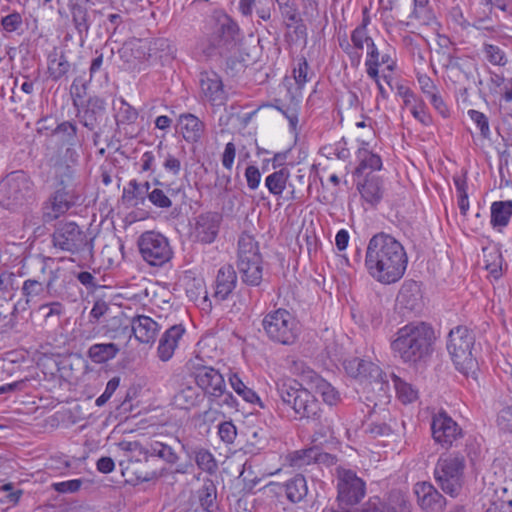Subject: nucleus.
Wrapping results in <instances>:
<instances>
[{
    "mask_svg": "<svg viewBox=\"0 0 512 512\" xmlns=\"http://www.w3.org/2000/svg\"><path fill=\"white\" fill-rule=\"evenodd\" d=\"M407 265V253L395 237L379 232L369 239L364 268L376 282L384 285L398 282L404 276Z\"/></svg>",
    "mask_w": 512,
    "mask_h": 512,
    "instance_id": "f257e3e1",
    "label": "nucleus"
},
{
    "mask_svg": "<svg viewBox=\"0 0 512 512\" xmlns=\"http://www.w3.org/2000/svg\"><path fill=\"white\" fill-rule=\"evenodd\" d=\"M277 411L282 417L294 421L306 420L315 426L330 430L327 419L317 398L297 380L280 378L275 382Z\"/></svg>",
    "mask_w": 512,
    "mask_h": 512,
    "instance_id": "f03ea898",
    "label": "nucleus"
},
{
    "mask_svg": "<svg viewBox=\"0 0 512 512\" xmlns=\"http://www.w3.org/2000/svg\"><path fill=\"white\" fill-rule=\"evenodd\" d=\"M435 340L433 327L425 322H410L399 328L391 341V350L403 363L415 365L426 360Z\"/></svg>",
    "mask_w": 512,
    "mask_h": 512,
    "instance_id": "7ed1b4c3",
    "label": "nucleus"
},
{
    "mask_svg": "<svg viewBox=\"0 0 512 512\" xmlns=\"http://www.w3.org/2000/svg\"><path fill=\"white\" fill-rule=\"evenodd\" d=\"M38 270L32 277L26 279L21 287V294L27 304L36 302L45 292L53 297H64V286L58 283L62 280L64 284H71L66 281L64 270L58 266L54 258L38 256L36 258ZM74 286L75 284L72 283Z\"/></svg>",
    "mask_w": 512,
    "mask_h": 512,
    "instance_id": "20e7f679",
    "label": "nucleus"
},
{
    "mask_svg": "<svg viewBox=\"0 0 512 512\" xmlns=\"http://www.w3.org/2000/svg\"><path fill=\"white\" fill-rule=\"evenodd\" d=\"M474 344L475 335L466 326H456L448 334L447 350L455 368L464 375H468L477 367L476 358L472 353Z\"/></svg>",
    "mask_w": 512,
    "mask_h": 512,
    "instance_id": "39448f33",
    "label": "nucleus"
},
{
    "mask_svg": "<svg viewBox=\"0 0 512 512\" xmlns=\"http://www.w3.org/2000/svg\"><path fill=\"white\" fill-rule=\"evenodd\" d=\"M465 466V457L461 453L441 455L435 465V481L446 494L453 498L457 497L462 490Z\"/></svg>",
    "mask_w": 512,
    "mask_h": 512,
    "instance_id": "423d86ee",
    "label": "nucleus"
},
{
    "mask_svg": "<svg viewBox=\"0 0 512 512\" xmlns=\"http://www.w3.org/2000/svg\"><path fill=\"white\" fill-rule=\"evenodd\" d=\"M33 199V183L21 170L13 171L0 181V206L18 210Z\"/></svg>",
    "mask_w": 512,
    "mask_h": 512,
    "instance_id": "0eeeda50",
    "label": "nucleus"
},
{
    "mask_svg": "<svg viewBox=\"0 0 512 512\" xmlns=\"http://www.w3.org/2000/svg\"><path fill=\"white\" fill-rule=\"evenodd\" d=\"M262 256L258 242L248 234L238 240L237 268L242 281L249 286H258L262 281Z\"/></svg>",
    "mask_w": 512,
    "mask_h": 512,
    "instance_id": "6e6552de",
    "label": "nucleus"
},
{
    "mask_svg": "<svg viewBox=\"0 0 512 512\" xmlns=\"http://www.w3.org/2000/svg\"><path fill=\"white\" fill-rule=\"evenodd\" d=\"M73 106L76 108V117L79 122L93 133V143L97 146L100 138L109 128L110 120L106 101L99 96H90L82 104H78L76 99H73Z\"/></svg>",
    "mask_w": 512,
    "mask_h": 512,
    "instance_id": "1a4fd4ad",
    "label": "nucleus"
},
{
    "mask_svg": "<svg viewBox=\"0 0 512 512\" xmlns=\"http://www.w3.org/2000/svg\"><path fill=\"white\" fill-rule=\"evenodd\" d=\"M262 325L269 339L283 345H291L298 336V323L286 309L279 308L265 315Z\"/></svg>",
    "mask_w": 512,
    "mask_h": 512,
    "instance_id": "9d476101",
    "label": "nucleus"
},
{
    "mask_svg": "<svg viewBox=\"0 0 512 512\" xmlns=\"http://www.w3.org/2000/svg\"><path fill=\"white\" fill-rule=\"evenodd\" d=\"M53 245L63 251L92 255L93 240L74 222L60 224L52 236Z\"/></svg>",
    "mask_w": 512,
    "mask_h": 512,
    "instance_id": "9b49d317",
    "label": "nucleus"
},
{
    "mask_svg": "<svg viewBox=\"0 0 512 512\" xmlns=\"http://www.w3.org/2000/svg\"><path fill=\"white\" fill-rule=\"evenodd\" d=\"M138 247L143 260L151 266H163L173 255L168 239L154 231L144 232L138 239Z\"/></svg>",
    "mask_w": 512,
    "mask_h": 512,
    "instance_id": "f8f14e48",
    "label": "nucleus"
},
{
    "mask_svg": "<svg viewBox=\"0 0 512 512\" xmlns=\"http://www.w3.org/2000/svg\"><path fill=\"white\" fill-rule=\"evenodd\" d=\"M431 431L434 441L445 449L456 446L463 438V430L446 411L434 414L431 420Z\"/></svg>",
    "mask_w": 512,
    "mask_h": 512,
    "instance_id": "ddd939ff",
    "label": "nucleus"
},
{
    "mask_svg": "<svg viewBox=\"0 0 512 512\" xmlns=\"http://www.w3.org/2000/svg\"><path fill=\"white\" fill-rule=\"evenodd\" d=\"M200 358H196L191 363V373L195 380L196 385L202 390L203 395L211 398L220 392L221 388L225 385L223 375L219 370L212 366H206L201 363Z\"/></svg>",
    "mask_w": 512,
    "mask_h": 512,
    "instance_id": "4468645a",
    "label": "nucleus"
},
{
    "mask_svg": "<svg viewBox=\"0 0 512 512\" xmlns=\"http://www.w3.org/2000/svg\"><path fill=\"white\" fill-rule=\"evenodd\" d=\"M343 365L347 374L353 378L375 384L379 386L380 390H385L388 387L381 368L372 361L353 357L345 360Z\"/></svg>",
    "mask_w": 512,
    "mask_h": 512,
    "instance_id": "2eb2a0df",
    "label": "nucleus"
},
{
    "mask_svg": "<svg viewBox=\"0 0 512 512\" xmlns=\"http://www.w3.org/2000/svg\"><path fill=\"white\" fill-rule=\"evenodd\" d=\"M160 330V325L149 316H134L129 324L122 327V333L128 337L133 334L143 344H153Z\"/></svg>",
    "mask_w": 512,
    "mask_h": 512,
    "instance_id": "dca6fc26",
    "label": "nucleus"
},
{
    "mask_svg": "<svg viewBox=\"0 0 512 512\" xmlns=\"http://www.w3.org/2000/svg\"><path fill=\"white\" fill-rule=\"evenodd\" d=\"M201 96L213 106L224 105L227 94L221 77L214 71H203L199 75Z\"/></svg>",
    "mask_w": 512,
    "mask_h": 512,
    "instance_id": "f3484780",
    "label": "nucleus"
},
{
    "mask_svg": "<svg viewBox=\"0 0 512 512\" xmlns=\"http://www.w3.org/2000/svg\"><path fill=\"white\" fill-rule=\"evenodd\" d=\"M222 223L219 212H204L195 218L194 236L202 244H211L215 241Z\"/></svg>",
    "mask_w": 512,
    "mask_h": 512,
    "instance_id": "a211bd4d",
    "label": "nucleus"
},
{
    "mask_svg": "<svg viewBox=\"0 0 512 512\" xmlns=\"http://www.w3.org/2000/svg\"><path fill=\"white\" fill-rule=\"evenodd\" d=\"M413 491L424 512H442L447 505L446 498L430 482H417Z\"/></svg>",
    "mask_w": 512,
    "mask_h": 512,
    "instance_id": "6ab92c4d",
    "label": "nucleus"
},
{
    "mask_svg": "<svg viewBox=\"0 0 512 512\" xmlns=\"http://www.w3.org/2000/svg\"><path fill=\"white\" fill-rule=\"evenodd\" d=\"M27 353L21 350H12L4 354L2 359V371L10 377L20 379L25 374L33 373L38 379L37 369L31 364Z\"/></svg>",
    "mask_w": 512,
    "mask_h": 512,
    "instance_id": "aec40b11",
    "label": "nucleus"
},
{
    "mask_svg": "<svg viewBox=\"0 0 512 512\" xmlns=\"http://www.w3.org/2000/svg\"><path fill=\"white\" fill-rule=\"evenodd\" d=\"M52 137L58 138V141L61 143V147H66L65 157L71 163H76L78 154L74 147L76 145H81V141L78 138L77 125L72 121H63L52 131Z\"/></svg>",
    "mask_w": 512,
    "mask_h": 512,
    "instance_id": "412c9836",
    "label": "nucleus"
},
{
    "mask_svg": "<svg viewBox=\"0 0 512 512\" xmlns=\"http://www.w3.org/2000/svg\"><path fill=\"white\" fill-rule=\"evenodd\" d=\"M185 332L183 324H175L165 330L157 347V356L161 361L167 362L173 357Z\"/></svg>",
    "mask_w": 512,
    "mask_h": 512,
    "instance_id": "4be33fe9",
    "label": "nucleus"
},
{
    "mask_svg": "<svg viewBox=\"0 0 512 512\" xmlns=\"http://www.w3.org/2000/svg\"><path fill=\"white\" fill-rule=\"evenodd\" d=\"M239 33L237 23L228 15H225L218 21L214 36L212 39V46L219 49L229 50L231 45H234L236 36ZM228 51H219L223 55Z\"/></svg>",
    "mask_w": 512,
    "mask_h": 512,
    "instance_id": "5701e85b",
    "label": "nucleus"
},
{
    "mask_svg": "<svg viewBox=\"0 0 512 512\" xmlns=\"http://www.w3.org/2000/svg\"><path fill=\"white\" fill-rule=\"evenodd\" d=\"M270 485L278 487L280 493H284L286 499L292 504H300L307 501L308 485L302 474H296L283 483L271 482Z\"/></svg>",
    "mask_w": 512,
    "mask_h": 512,
    "instance_id": "b1692460",
    "label": "nucleus"
},
{
    "mask_svg": "<svg viewBox=\"0 0 512 512\" xmlns=\"http://www.w3.org/2000/svg\"><path fill=\"white\" fill-rule=\"evenodd\" d=\"M357 189L362 199L371 206L378 205L385 193L384 180L375 174L365 175L363 182H358Z\"/></svg>",
    "mask_w": 512,
    "mask_h": 512,
    "instance_id": "393cba45",
    "label": "nucleus"
},
{
    "mask_svg": "<svg viewBox=\"0 0 512 512\" xmlns=\"http://www.w3.org/2000/svg\"><path fill=\"white\" fill-rule=\"evenodd\" d=\"M237 285V274L231 264H225L217 272L213 298L222 302L228 299Z\"/></svg>",
    "mask_w": 512,
    "mask_h": 512,
    "instance_id": "a878e982",
    "label": "nucleus"
},
{
    "mask_svg": "<svg viewBox=\"0 0 512 512\" xmlns=\"http://www.w3.org/2000/svg\"><path fill=\"white\" fill-rule=\"evenodd\" d=\"M303 377L307 383L311 385V388H313L316 393L321 395L323 401L326 404L332 406L336 405L340 401L339 392L315 371H304Z\"/></svg>",
    "mask_w": 512,
    "mask_h": 512,
    "instance_id": "bb28decb",
    "label": "nucleus"
},
{
    "mask_svg": "<svg viewBox=\"0 0 512 512\" xmlns=\"http://www.w3.org/2000/svg\"><path fill=\"white\" fill-rule=\"evenodd\" d=\"M178 125L183 138L188 143L200 141L205 130V124L197 116L190 113L181 114Z\"/></svg>",
    "mask_w": 512,
    "mask_h": 512,
    "instance_id": "cd10ccee",
    "label": "nucleus"
},
{
    "mask_svg": "<svg viewBox=\"0 0 512 512\" xmlns=\"http://www.w3.org/2000/svg\"><path fill=\"white\" fill-rule=\"evenodd\" d=\"M73 26L80 38H84L88 35L91 26V19L88 12V8L85 4L79 3L78 0H70L68 4Z\"/></svg>",
    "mask_w": 512,
    "mask_h": 512,
    "instance_id": "c85d7f7f",
    "label": "nucleus"
},
{
    "mask_svg": "<svg viewBox=\"0 0 512 512\" xmlns=\"http://www.w3.org/2000/svg\"><path fill=\"white\" fill-rule=\"evenodd\" d=\"M204 399L203 393L199 391L198 386L183 384L175 393L172 404L178 409H191L198 406Z\"/></svg>",
    "mask_w": 512,
    "mask_h": 512,
    "instance_id": "c756f323",
    "label": "nucleus"
},
{
    "mask_svg": "<svg viewBox=\"0 0 512 512\" xmlns=\"http://www.w3.org/2000/svg\"><path fill=\"white\" fill-rule=\"evenodd\" d=\"M152 457H157L169 465H174L179 460V455L174 448L160 441H152L145 446L143 459L148 463Z\"/></svg>",
    "mask_w": 512,
    "mask_h": 512,
    "instance_id": "7c9ffc66",
    "label": "nucleus"
},
{
    "mask_svg": "<svg viewBox=\"0 0 512 512\" xmlns=\"http://www.w3.org/2000/svg\"><path fill=\"white\" fill-rule=\"evenodd\" d=\"M512 217V200L494 201L490 207V224L494 229L502 231Z\"/></svg>",
    "mask_w": 512,
    "mask_h": 512,
    "instance_id": "2f4dec72",
    "label": "nucleus"
},
{
    "mask_svg": "<svg viewBox=\"0 0 512 512\" xmlns=\"http://www.w3.org/2000/svg\"><path fill=\"white\" fill-rule=\"evenodd\" d=\"M51 212H45L46 221H51L66 213L73 205V197L64 189L60 188L50 198Z\"/></svg>",
    "mask_w": 512,
    "mask_h": 512,
    "instance_id": "473e14b6",
    "label": "nucleus"
},
{
    "mask_svg": "<svg viewBox=\"0 0 512 512\" xmlns=\"http://www.w3.org/2000/svg\"><path fill=\"white\" fill-rule=\"evenodd\" d=\"M357 158L359 160L358 166L355 168L354 175L362 176L366 169L371 171L381 170L382 159L378 154L369 151L366 148H360L357 151Z\"/></svg>",
    "mask_w": 512,
    "mask_h": 512,
    "instance_id": "72a5a7b5",
    "label": "nucleus"
},
{
    "mask_svg": "<svg viewBox=\"0 0 512 512\" xmlns=\"http://www.w3.org/2000/svg\"><path fill=\"white\" fill-rule=\"evenodd\" d=\"M120 348L114 343L93 344L88 350V357L92 362L101 364L116 357Z\"/></svg>",
    "mask_w": 512,
    "mask_h": 512,
    "instance_id": "f704fd0d",
    "label": "nucleus"
},
{
    "mask_svg": "<svg viewBox=\"0 0 512 512\" xmlns=\"http://www.w3.org/2000/svg\"><path fill=\"white\" fill-rule=\"evenodd\" d=\"M289 177V169L282 167L265 178V186L271 194L281 197L286 188Z\"/></svg>",
    "mask_w": 512,
    "mask_h": 512,
    "instance_id": "c9c22d12",
    "label": "nucleus"
},
{
    "mask_svg": "<svg viewBox=\"0 0 512 512\" xmlns=\"http://www.w3.org/2000/svg\"><path fill=\"white\" fill-rule=\"evenodd\" d=\"M116 109L115 121L118 127L123 125H132L138 118V111L131 106L123 97H119L117 102H114Z\"/></svg>",
    "mask_w": 512,
    "mask_h": 512,
    "instance_id": "e433bc0d",
    "label": "nucleus"
},
{
    "mask_svg": "<svg viewBox=\"0 0 512 512\" xmlns=\"http://www.w3.org/2000/svg\"><path fill=\"white\" fill-rule=\"evenodd\" d=\"M329 455L327 453H322L316 447H311L309 449L296 451L292 456V463L294 466H304L309 465L311 463L323 462Z\"/></svg>",
    "mask_w": 512,
    "mask_h": 512,
    "instance_id": "4c0bfd02",
    "label": "nucleus"
},
{
    "mask_svg": "<svg viewBox=\"0 0 512 512\" xmlns=\"http://www.w3.org/2000/svg\"><path fill=\"white\" fill-rule=\"evenodd\" d=\"M397 301L411 311L419 307V288L416 283L404 284L400 289Z\"/></svg>",
    "mask_w": 512,
    "mask_h": 512,
    "instance_id": "58836bf2",
    "label": "nucleus"
},
{
    "mask_svg": "<svg viewBox=\"0 0 512 512\" xmlns=\"http://www.w3.org/2000/svg\"><path fill=\"white\" fill-rule=\"evenodd\" d=\"M211 407H219L228 412H238L239 403L233 394L226 390V384L221 388L220 392H216L215 396L208 399Z\"/></svg>",
    "mask_w": 512,
    "mask_h": 512,
    "instance_id": "ea45409f",
    "label": "nucleus"
},
{
    "mask_svg": "<svg viewBox=\"0 0 512 512\" xmlns=\"http://www.w3.org/2000/svg\"><path fill=\"white\" fill-rule=\"evenodd\" d=\"M229 383L233 390L242 397L244 401L251 404H259L260 407H263V404L256 392L247 387L237 373L230 374Z\"/></svg>",
    "mask_w": 512,
    "mask_h": 512,
    "instance_id": "a19ab883",
    "label": "nucleus"
},
{
    "mask_svg": "<svg viewBox=\"0 0 512 512\" xmlns=\"http://www.w3.org/2000/svg\"><path fill=\"white\" fill-rule=\"evenodd\" d=\"M123 202L129 207H138L143 205L146 201L145 194L140 189V183L137 180H130L126 187L123 189L122 194Z\"/></svg>",
    "mask_w": 512,
    "mask_h": 512,
    "instance_id": "79ce46f5",
    "label": "nucleus"
},
{
    "mask_svg": "<svg viewBox=\"0 0 512 512\" xmlns=\"http://www.w3.org/2000/svg\"><path fill=\"white\" fill-rule=\"evenodd\" d=\"M35 383H38V379L33 375V373L25 374L20 379H17L11 383L1 385L0 397L6 394L22 392L28 388H33L35 387Z\"/></svg>",
    "mask_w": 512,
    "mask_h": 512,
    "instance_id": "37998d69",
    "label": "nucleus"
},
{
    "mask_svg": "<svg viewBox=\"0 0 512 512\" xmlns=\"http://www.w3.org/2000/svg\"><path fill=\"white\" fill-rule=\"evenodd\" d=\"M70 69V63L68 62L64 54H53L48 59V73L50 77L57 81L62 78Z\"/></svg>",
    "mask_w": 512,
    "mask_h": 512,
    "instance_id": "c03bdc74",
    "label": "nucleus"
},
{
    "mask_svg": "<svg viewBox=\"0 0 512 512\" xmlns=\"http://www.w3.org/2000/svg\"><path fill=\"white\" fill-rule=\"evenodd\" d=\"M398 398L402 403H412L418 397L417 390L395 374L391 375Z\"/></svg>",
    "mask_w": 512,
    "mask_h": 512,
    "instance_id": "a18cd8bd",
    "label": "nucleus"
},
{
    "mask_svg": "<svg viewBox=\"0 0 512 512\" xmlns=\"http://www.w3.org/2000/svg\"><path fill=\"white\" fill-rule=\"evenodd\" d=\"M217 496L216 486L212 480H206L198 490V499L203 510L211 512Z\"/></svg>",
    "mask_w": 512,
    "mask_h": 512,
    "instance_id": "49530a36",
    "label": "nucleus"
},
{
    "mask_svg": "<svg viewBox=\"0 0 512 512\" xmlns=\"http://www.w3.org/2000/svg\"><path fill=\"white\" fill-rule=\"evenodd\" d=\"M454 185L458 196V207L460 213L465 216L469 210V200L467 193V181L465 177H454Z\"/></svg>",
    "mask_w": 512,
    "mask_h": 512,
    "instance_id": "de8ad7c7",
    "label": "nucleus"
},
{
    "mask_svg": "<svg viewBox=\"0 0 512 512\" xmlns=\"http://www.w3.org/2000/svg\"><path fill=\"white\" fill-rule=\"evenodd\" d=\"M195 462L202 471L213 473L217 469V463L210 451L201 448L195 451Z\"/></svg>",
    "mask_w": 512,
    "mask_h": 512,
    "instance_id": "09e8293b",
    "label": "nucleus"
},
{
    "mask_svg": "<svg viewBox=\"0 0 512 512\" xmlns=\"http://www.w3.org/2000/svg\"><path fill=\"white\" fill-rule=\"evenodd\" d=\"M373 512H410V503L401 492H393L385 511L376 509Z\"/></svg>",
    "mask_w": 512,
    "mask_h": 512,
    "instance_id": "8fccbe9b",
    "label": "nucleus"
},
{
    "mask_svg": "<svg viewBox=\"0 0 512 512\" xmlns=\"http://www.w3.org/2000/svg\"><path fill=\"white\" fill-rule=\"evenodd\" d=\"M483 52L486 59L493 65L505 66L508 62L505 52L499 46L484 43Z\"/></svg>",
    "mask_w": 512,
    "mask_h": 512,
    "instance_id": "3c124183",
    "label": "nucleus"
},
{
    "mask_svg": "<svg viewBox=\"0 0 512 512\" xmlns=\"http://www.w3.org/2000/svg\"><path fill=\"white\" fill-rule=\"evenodd\" d=\"M296 62V66L293 69V76L298 88L302 89L305 83L309 80V64L304 56L297 58Z\"/></svg>",
    "mask_w": 512,
    "mask_h": 512,
    "instance_id": "603ef678",
    "label": "nucleus"
},
{
    "mask_svg": "<svg viewBox=\"0 0 512 512\" xmlns=\"http://www.w3.org/2000/svg\"><path fill=\"white\" fill-rule=\"evenodd\" d=\"M492 22L491 18L486 15L484 17L476 16L473 19L472 27L476 30L480 31L485 37H493L494 34L498 32V27L490 24Z\"/></svg>",
    "mask_w": 512,
    "mask_h": 512,
    "instance_id": "864d4df0",
    "label": "nucleus"
},
{
    "mask_svg": "<svg viewBox=\"0 0 512 512\" xmlns=\"http://www.w3.org/2000/svg\"><path fill=\"white\" fill-rule=\"evenodd\" d=\"M282 16L292 23L301 21L298 8L292 0H276Z\"/></svg>",
    "mask_w": 512,
    "mask_h": 512,
    "instance_id": "5fc2aeb1",
    "label": "nucleus"
},
{
    "mask_svg": "<svg viewBox=\"0 0 512 512\" xmlns=\"http://www.w3.org/2000/svg\"><path fill=\"white\" fill-rule=\"evenodd\" d=\"M485 257H490L493 259V262H490L489 259L485 260V268L495 279H498L502 274V255L499 251L494 250L489 252L488 255L485 254Z\"/></svg>",
    "mask_w": 512,
    "mask_h": 512,
    "instance_id": "6e6d98bb",
    "label": "nucleus"
},
{
    "mask_svg": "<svg viewBox=\"0 0 512 512\" xmlns=\"http://www.w3.org/2000/svg\"><path fill=\"white\" fill-rule=\"evenodd\" d=\"M468 115L479 128L481 135L484 138H487L490 135L489 121L487 116L484 113L474 109L468 110Z\"/></svg>",
    "mask_w": 512,
    "mask_h": 512,
    "instance_id": "4d7b16f0",
    "label": "nucleus"
},
{
    "mask_svg": "<svg viewBox=\"0 0 512 512\" xmlns=\"http://www.w3.org/2000/svg\"><path fill=\"white\" fill-rule=\"evenodd\" d=\"M19 288L18 276L9 271L0 273V291L9 293Z\"/></svg>",
    "mask_w": 512,
    "mask_h": 512,
    "instance_id": "13d9d810",
    "label": "nucleus"
},
{
    "mask_svg": "<svg viewBox=\"0 0 512 512\" xmlns=\"http://www.w3.org/2000/svg\"><path fill=\"white\" fill-rule=\"evenodd\" d=\"M147 198L154 206L158 208L168 209L172 206V201L170 198L164 193L163 190L159 188H155L150 193H148Z\"/></svg>",
    "mask_w": 512,
    "mask_h": 512,
    "instance_id": "bf43d9fd",
    "label": "nucleus"
},
{
    "mask_svg": "<svg viewBox=\"0 0 512 512\" xmlns=\"http://www.w3.org/2000/svg\"><path fill=\"white\" fill-rule=\"evenodd\" d=\"M23 23L22 16L19 12H12L1 19V25L6 32H15Z\"/></svg>",
    "mask_w": 512,
    "mask_h": 512,
    "instance_id": "052dcab7",
    "label": "nucleus"
},
{
    "mask_svg": "<svg viewBox=\"0 0 512 512\" xmlns=\"http://www.w3.org/2000/svg\"><path fill=\"white\" fill-rule=\"evenodd\" d=\"M125 470H127V471L132 470V473L135 474L136 479L140 482H149V481L157 480V479L161 478L162 476H164L166 473L165 468H161L159 470L135 471L132 469V467L127 466V467H125Z\"/></svg>",
    "mask_w": 512,
    "mask_h": 512,
    "instance_id": "680f3d73",
    "label": "nucleus"
},
{
    "mask_svg": "<svg viewBox=\"0 0 512 512\" xmlns=\"http://www.w3.org/2000/svg\"><path fill=\"white\" fill-rule=\"evenodd\" d=\"M218 434L222 441L225 443H233L236 438L237 430L231 421H225L219 424Z\"/></svg>",
    "mask_w": 512,
    "mask_h": 512,
    "instance_id": "e2e57ef3",
    "label": "nucleus"
},
{
    "mask_svg": "<svg viewBox=\"0 0 512 512\" xmlns=\"http://www.w3.org/2000/svg\"><path fill=\"white\" fill-rule=\"evenodd\" d=\"M365 433L376 438L378 436H386L392 433L391 427L384 422H370L365 425Z\"/></svg>",
    "mask_w": 512,
    "mask_h": 512,
    "instance_id": "0e129e2a",
    "label": "nucleus"
},
{
    "mask_svg": "<svg viewBox=\"0 0 512 512\" xmlns=\"http://www.w3.org/2000/svg\"><path fill=\"white\" fill-rule=\"evenodd\" d=\"M498 427L507 432H512V406L501 409L497 416Z\"/></svg>",
    "mask_w": 512,
    "mask_h": 512,
    "instance_id": "69168bd1",
    "label": "nucleus"
},
{
    "mask_svg": "<svg viewBox=\"0 0 512 512\" xmlns=\"http://www.w3.org/2000/svg\"><path fill=\"white\" fill-rule=\"evenodd\" d=\"M411 113L415 119L421 122L425 126H429L432 123V118L426 110L424 102L420 101L411 107Z\"/></svg>",
    "mask_w": 512,
    "mask_h": 512,
    "instance_id": "338daca9",
    "label": "nucleus"
},
{
    "mask_svg": "<svg viewBox=\"0 0 512 512\" xmlns=\"http://www.w3.org/2000/svg\"><path fill=\"white\" fill-rule=\"evenodd\" d=\"M120 383V379L118 377H113L110 379L106 385L105 391L96 399L95 404L98 407L103 406L116 391Z\"/></svg>",
    "mask_w": 512,
    "mask_h": 512,
    "instance_id": "774afa93",
    "label": "nucleus"
}]
</instances>
